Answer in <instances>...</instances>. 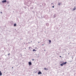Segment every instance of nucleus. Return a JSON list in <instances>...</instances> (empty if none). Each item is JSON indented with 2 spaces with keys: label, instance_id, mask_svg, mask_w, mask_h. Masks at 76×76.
Masks as SVG:
<instances>
[{
  "label": "nucleus",
  "instance_id": "1",
  "mask_svg": "<svg viewBox=\"0 0 76 76\" xmlns=\"http://www.w3.org/2000/svg\"><path fill=\"white\" fill-rule=\"evenodd\" d=\"M2 3H6V0H3L2 1Z\"/></svg>",
  "mask_w": 76,
  "mask_h": 76
},
{
  "label": "nucleus",
  "instance_id": "2",
  "mask_svg": "<svg viewBox=\"0 0 76 76\" xmlns=\"http://www.w3.org/2000/svg\"><path fill=\"white\" fill-rule=\"evenodd\" d=\"M67 63V62H64L62 63V64H64V65H65Z\"/></svg>",
  "mask_w": 76,
  "mask_h": 76
},
{
  "label": "nucleus",
  "instance_id": "3",
  "mask_svg": "<svg viewBox=\"0 0 76 76\" xmlns=\"http://www.w3.org/2000/svg\"><path fill=\"white\" fill-rule=\"evenodd\" d=\"M42 74V72L40 71L38 72V75H40V74Z\"/></svg>",
  "mask_w": 76,
  "mask_h": 76
},
{
  "label": "nucleus",
  "instance_id": "4",
  "mask_svg": "<svg viewBox=\"0 0 76 76\" xmlns=\"http://www.w3.org/2000/svg\"><path fill=\"white\" fill-rule=\"evenodd\" d=\"M28 63H29V65H31L32 64L31 63V62H29Z\"/></svg>",
  "mask_w": 76,
  "mask_h": 76
},
{
  "label": "nucleus",
  "instance_id": "5",
  "mask_svg": "<svg viewBox=\"0 0 76 76\" xmlns=\"http://www.w3.org/2000/svg\"><path fill=\"white\" fill-rule=\"evenodd\" d=\"M2 75V73H1V72L0 71V75Z\"/></svg>",
  "mask_w": 76,
  "mask_h": 76
},
{
  "label": "nucleus",
  "instance_id": "6",
  "mask_svg": "<svg viewBox=\"0 0 76 76\" xmlns=\"http://www.w3.org/2000/svg\"><path fill=\"white\" fill-rule=\"evenodd\" d=\"M60 65L61 66H63L64 65V64H60Z\"/></svg>",
  "mask_w": 76,
  "mask_h": 76
},
{
  "label": "nucleus",
  "instance_id": "7",
  "mask_svg": "<svg viewBox=\"0 0 76 76\" xmlns=\"http://www.w3.org/2000/svg\"><path fill=\"white\" fill-rule=\"evenodd\" d=\"M76 10V8L75 7L74 9H73V10Z\"/></svg>",
  "mask_w": 76,
  "mask_h": 76
},
{
  "label": "nucleus",
  "instance_id": "8",
  "mask_svg": "<svg viewBox=\"0 0 76 76\" xmlns=\"http://www.w3.org/2000/svg\"><path fill=\"white\" fill-rule=\"evenodd\" d=\"M16 26V24H14V26Z\"/></svg>",
  "mask_w": 76,
  "mask_h": 76
},
{
  "label": "nucleus",
  "instance_id": "9",
  "mask_svg": "<svg viewBox=\"0 0 76 76\" xmlns=\"http://www.w3.org/2000/svg\"><path fill=\"white\" fill-rule=\"evenodd\" d=\"M36 51V50L35 49H33V51Z\"/></svg>",
  "mask_w": 76,
  "mask_h": 76
},
{
  "label": "nucleus",
  "instance_id": "10",
  "mask_svg": "<svg viewBox=\"0 0 76 76\" xmlns=\"http://www.w3.org/2000/svg\"><path fill=\"white\" fill-rule=\"evenodd\" d=\"M44 69L45 70H48V69H47L46 68H44Z\"/></svg>",
  "mask_w": 76,
  "mask_h": 76
},
{
  "label": "nucleus",
  "instance_id": "11",
  "mask_svg": "<svg viewBox=\"0 0 76 76\" xmlns=\"http://www.w3.org/2000/svg\"><path fill=\"white\" fill-rule=\"evenodd\" d=\"M49 42L50 43H51V40H50L49 41Z\"/></svg>",
  "mask_w": 76,
  "mask_h": 76
},
{
  "label": "nucleus",
  "instance_id": "12",
  "mask_svg": "<svg viewBox=\"0 0 76 76\" xmlns=\"http://www.w3.org/2000/svg\"><path fill=\"white\" fill-rule=\"evenodd\" d=\"M52 7H53V8H54V6H53Z\"/></svg>",
  "mask_w": 76,
  "mask_h": 76
},
{
  "label": "nucleus",
  "instance_id": "13",
  "mask_svg": "<svg viewBox=\"0 0 76 76\" xmlns=\"http://www.w3.org/2000/svg\"><path fill=\"white\" fill-rule=\"evenodd\" d=\"M33 61H34V59H33Z\"/></svg>",
  "mask_w": 76,
  "mask_h": 76
}]
</instances>
